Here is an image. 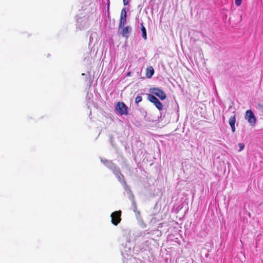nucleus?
Segmentation results:
<instances>
[{
	"label": "nucleus",
	"mask_w": 263,
	"mask_h": 263,
	"mask_svg": "<svg viewBox=\"0 0 263 263\" xmlns=\"http://www.w3.org/2000/svg\"><path fill=\"white\" fill-rule=\"evenodd\" d=\"M245 118L252 127H254L256 125L257 120L251 110L249 109L246 111Z\"/></svg>",
	"instance_id": "1"
},
{
	"label": "nucleus",
	"mask_w": 263,
	"mask_h": 263,
	"mask_svg": "<svg viewBox=\"0 0 263 263\" xmlns=\"http://www.w3.org/2000/svg\"><path fill=\"white\" fill-rule=\"evenodd\" d=\"M116 110L120 115H127L128 114V107L122 102H118L115 106Z\"/></svg>",
	"instance_id": "2"
},
{
	"label": "nucleus",
	"mask_w": 263,
	"mask_h": 263,
	"mask_svg": "<svg viewBox=\"0 0 263 263\" xmlns=\"http://www.w3.org/2000/svg\"><path fill=\"white\" fill-rule=\"evenodd\" d=\"M121 211H115L111 213V222L113 224L117 226L121 220Z\"/></svg>",
	"instance_id": "3"
},
{
	"label": "nucleus",
	"mask_w": 263,
	"mask_h": 263,
	"mask_svg": "<svg viewBox=\"0 0 263 263\" xmlns=\"http://www.w3.org/2000/svg\"><path fill=\"white\" fill-rule=\"evenodd\" d=\"M148 99L150 102L155 104V106L159 110H162L163 109V105L160 101L154 96L149 94Z\"/></svg>",
	"instance_id": "4"
},
{
	"label": "nucleus",
	"mask_w": 263,
	"mask_h": 263,
	"mask_svg": "<svg viewBox=\"0 0 263 263\" xmlns=\"http://www.w3.org/2000/svg\"><path fill=\"white\" fill-rule=\"evenodd\" d=\"M127 12L125 8L122 9L120 14V22L119 24V28H123L126 24Z\"/></svg>",
	"instance_id": "5"
},
{
	"label": "nucleus",
	"mask_w": 263,
	"mask_h": 263,
	"mask_svg": "<svg viewBox=\"0 0 263 263\" xmlns=\"http://www.w3.org/2000/svg\"><path fill=\"white\" fill-rule=\"evenodd\" d=\"M151 92L158 97L161 100H164L166 99V96L165 92L159 88H151Z\"/></svg>",
	"instance_id": "6"
},
{
	"label": "nucleus",
	"mask_w": 263,
	"mask_h": 263,
	"mask_svg": "<svg viewBox=\"0 0 263 263\" xmlns=\"http://www.w3.org/2000/svg\"><path fill=\"white\" fill-rule=\"evenodd\" d=\"M236 116L234 115L233 116H232L229 119V124L231 127L232 132L233 133L235 132V124L236 122Z\"/></svg>",
	"instance_id": "7"
},
{
	"label": "nucleus",
	"mask_w": 263,
	"mask_h": 263,
	"mask_svg": "<svg viewBox=\"0 0 263 263\" xmlns=\"http://www.w3.org/2000/svg\"><path fill=\"white\" fill-rule=\"evenodd\" d=\"M131 31V27L129 26H127L123 28L122 34L123 36L126 37V38H128L129 34L130 33Z\"/></svg>",
	"instance_id": "8"
},
{
	"label": "nucleus",
	"mask_w": 263,
	"mask_h": 263,
	"mask_svg": "<svg viewBox=\"0 0 263 263\" xmlns=\"http://www.w3.org/2000/svg\"><path fill=\"white\" fill-rule=\"evenodd\" d=\"M154 73V69L152 66L147 67L146 69V77L147 78H151Z\"/></svg>",
	"instance_id": "9"
},
{
	"label": "nucleus",
	"mask_w": 263,
	"mask_h": 263,
	"mask_svg": "<svg viewBox=\"0 0 263 263\" xmlns=\"http://www.w3.org/2000/svg\"><path fill=\"white\" fill-rule=\"evenodd\" d=\"M141 31H142V37L144 40H146V39H147V35H146V29L144 27V26H143V23H141Z\"/></svg>",
	"instance_id": "10"
},
{
	"label": "nucleus",
	"mask_w": 263,
	"mask_h": 263,
	"mask_svg": "<svg viewBox=\"0 0 263 263\" xmlns=\"http://www.w3.org/2000/svg\"><path fill=\"white\" fill-rule=\"evenodd\" d=\"M256 108L260 111H261V112L263 113V104H258L257 106H256Z\"/></svg>",
	"instance_id": "11"
},
{
	"label": "nucleus",
	"mask_w": 263,
	"mask_h": 263,
	"mask_svg": "<svg viewBox=\"0 0 263 263\" xmlns=\"http://www.w3.org/2000/svg\"><path fill=\"white\" fill-rule=\"evenodd\" d=\"M142 100V98L141 96H137L135 99V103L138 104L139 102H141Z\"/></svg>",
	"instance_id": "12"
},
{
	"label": "nucleus",
	"mask_w": 263,
	"mask_h": 263,
	"mask_svg": "<svg viewBox=\"0 0 263 263\" xmlns=\"http://www.w3.org/2000/svg\"><path fill=\"white\" fill-rule=\"evenodd\" d=\"M238 146L239 147V152H241V151H242L244 149L245 145H244V144L243 143H239L238 144Z\"/></svg>",
	"instance_id": "13"
},
{
	"label": "nucleus",
	"mask_w": 263,
	"mask_h": 263,
	"mask_svg": "<svg viewBox=\"0 0 263 263\" xmlns=\"http://www.w3.org/2000/svg\"><path fill=\"white\" fill-rule=\"evenodd\" d=\"M123 4L124 6H126L128 4L129 0H123Z\"/></svg>",
	"instance_id": "14"
}]
</instances>
